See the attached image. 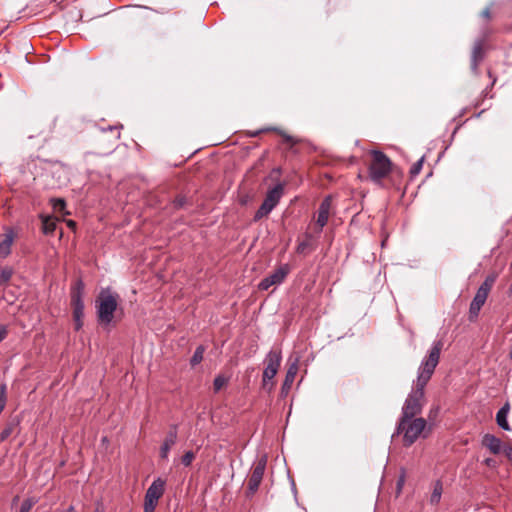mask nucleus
Instances as JSON below:
<instances>
[{
  "label": "nucleus",
  "instance_id": "nucleus-1",
  "mask_svg": "<svg viewBox=\"0 0 512 512\" xmlns=\"http://www.w3.org/2000/svg\"><path fill=\"white\" fill-rule=\"evenodd\" d=\"M443 345L442 340L434 341L428 354L421 361L417 371V378L413 382L412 390L402 407L401 418H414L421 413L424 405L425 387L439 363Z\"/></svg>",
  "mask_w": 512,
  "mask_h": 512
},
{
  "label": "nucleus",
  "instance_id": "nucleus-2",
  "mask_svg": "<svg viewBox=\"0 0 512 512\" xmlns=\"http://www.w3.org/2000/svg\"><path fill=\"white\" fill-rule=\"evenodd\" d=\"M118 307V294L112 293L110 289H102L96 300V312L100 325L108 326L114 318Z\"/></svg>",
  "mask_w": 512,
  "mask_h": 512
},
{
  "label": "nucleus",
  "instance_id": "nucleus-3",
  "mask_svg": "<svg viewBox=\"0 0 512 512\" xmlns=\"http://www.w3.org/2000/svg\"><path fill=\"white\" fill-rule=\"evenodd\" d=\"M426 427V420L424 418H400L397 426V434H403V441L405 446L412 445Z\"/></svg>",
  "mask_w": 512,
  "mask_h": 512
},
{
  "label": "nucleus",
  "instance_id": "nucleus-4",
  "mask_svg": "<svg viewBox=\"0 0 512 512\" xmlns=\"http://www.w3.org/2000/svg\"><path fill=\"white\" fill-rule=\"evenodd\" d=\"M372 160L369 165V177L374 183H380L391 171L390 159L381 151H371Z\"/></svg>",
  "mask_w": 512,
  "mask_h": 512
},
{
  "label": "nucleus",
  "instance_id": "nucleus-5",
  "mask_svg": "<svg viewBox=\"0 0 512 512\" xmlns=\"http://www.w3.org/2000/svg\"><path fill=\"white\" fill-rule=\"evenodd\" d=\"M281 360V351L277 349L270 350L265 357L264 362L266 366L263 371L262 384L263 388L267 391H271L273 389L274 383L271 381L276 376L280 368Z\"/></svg>",
  "mask_w": 512,
  "mask_h": 512
},
{
  "label": "nucleus",
  "instance_id": "nucleus-6",
  "mask_svg": "<svg viewBox=\"0 0 512 512\" xmlns=\"http://www.w3.org/2000/svg\"><path fill=\"white\" fill-rule=\"evenodd\" d=\"M284 194V184L278 183L266 193L263 203L256 211L253 220L259 221L263 217L268 216L272 210L278 205Z\"/></svg>",
  "mask_w": 512,
  "mask_h": 512
},
{
  "label": "nucleus",
  "instance_id": "nucleus-7",
  "mask_svg": "<svg viewBox=\"0 0 512 512\" xmlns=\"http://www.w3.org/2000/svg\"><path fill=\"white\" fill-rule=\"evenodd\" d=\"M84 283L81 279L77 280L71 289V305L73 308L74 328L79 331L83 326L84 302H83Z\"/></svg>",
  "mask_w": 512,
  "mask_h": 512
},
{
  "label": "nucleus",
  "instance_id": "nucleus-8",
  "mask_svg": "<svg viewBox=\"0 0 512 512\" xmlns=\"http://www.w3.org/2000/svg\"><path fill=\"white\" fill-rule=\"evenodd\" d=\"M165 482L161 478H157L152 482L145 493L144 512H154L159 499L164 494Z\"/></svg>",
  "mask_w": 512,
  "mask_h": 512
},
{
  "label": "nucleus",
  "instance_id": "nucleus-9",
  "mask_svg": "<svg viewBox=\"0 0 512 512\" xmlns=\"http://www.w3.org/2000/svg\"><path fill=\"white\" fill-rule=\"evenodd\" d=\"M266 464L267 457L265 455L261 456L255 463L247 485L250 494H254L258 490L264 476Z\"/></svg>",
  "mask_w": 512,
  "mask_h": 512
},
{
  "label": "nucleus",
  "instance_id": "nucleus-10",
  "mask_svg": "<svg viewBox=\"0 0 512 512\" xmlns=\"http://www.w3.org/2000/svg\"><path fill=\"white\" fill-rule=\"evenodd\" d=\"M176 441H177V430H176V427L173 426L168 431V433L163 441V444L160 448V457L162 459L168 458L169 452H170L171 448L175 445Z\"/></svg>",
  "mask_w": 512,
  "mask_h": 512
},
{
  "label": "nucleus",
  "instance_id": "nucleus-11",
  "mask_svg": "<svg viewBox=\"0 0 512 512\" xmlns=\"http://www.w3.org/2000/svg\"><path fill=\"white\" fill-rule=\"evenodd\" d=\"M486 295L476 292L473 300L470 303L469 307V320L474 321L479 316L480 310L482 306L485 304L487 300Z\"/></svg>",
  "mask_w": 512,
  "mask_h": 512
},
{
  "label": "nucleus",
  "instance_id": "nucleus-12",
  "mask_svg": "<svg viewBox=\"0 0 512 512\" xmlns=\"http://www.w3.org/2000/svg\"><path fill=\"white\" fill-rule=\"evenodd\" d=\"M298 372V359H296L289 367L286 372V376L284 382L281 387V394L287 395L290 391L292 384L294 382L295 376Z\"/></svg>",
  "mask_w": 512,
  "mask_h": 512
},
{
  "label": "nucleus",
  "instance_id": "nucleus-13",
  "mask_svg": "<svg viewBox=\"0 0 512 512\" xmlns=\"http://www.w3.org/2000/svg\"><path fill=\"white\" fill-rule=\"evenodd\" d=\"M331 208V199L326 197L320 204L318 210L317 224L320 230L327 224Z\"/></svg>",
  "mask_w": 512,
  "mask_h": 512
},
{
  "label": "nucleus",
  "instance_id": "nucleus-14",
  "mask_svg": "<svg viewBox=\"0 0 512 512\" xmlns=\"http://www.w3.org/2000/svg\"><path fill=\"white\" fill-rule=\"evenodd\" d=\"M484 58L483 42L478 40L475 42L472 55H471V70L473 73H478V65Z\"/></svg>",
  "mask_w": 512,
  "mask_h": 512
},
{
  "label": "nucleus",
  "instance_id": "nucleus-15",
  "mask_svg": "<svg viewBox=\"0 0 512 512\" xmlns=\"http://www.w3.org/2000/svg\"><path fill=\"white\" fill-rule=\"evenodd\" d=\"M14 238V231L11 228L6 229L4 239L0 242V257L6 258L11 253Z\"/></svg>",
  "mask_w": 512,
  "mask_h": 512
},
{
  "label": "nucleus",
  "instance_id": "nucleus-16",
  "mask_svg": "<svg viewBox=\"0 0 512 512\" xmlns=\"http://www.w3.org/2000/svg\"><path fill=\"white\" fill-rule=\"evenodd\" d=\"M482 445L493 454H499L502 450V442L492 434H485L482 439Z\"/></svg>",
  "mask_w": 512,
  "mask_h": 512
},
{
  "label": "nucleus",
  "instance_id": "nucleus-17",
  "mask_svg": "<svg viewBox=\"0 0 512 512\" xmlns=\"http://www.w3.org/2000/svg\"><path fill=\"white\" fill-rule=\"evenodd\" d=\"M510 410L509 403H505L496 414V422L500 428L505 431H510L511 427L508 423L507 417Z\"/></svg>",
  "mask_w": 512,
  "mask_h": 512
},
{
  "label": "nucleus",
  "instance_id": "nucleus-18",
  "mask_svg": "<svg viewBox=\"0 0 512 512\" xmlns=\"http://www.w3.org/2000/svg\"><path fill=\"white\" fill-rule=\"evenodd\" d=\"M289 272L290 266L288 264L281 265L278 269H276L273 273H271L268 276V278L270 279V283H273V285L281 284Z\"/></svg>",
  "mask_w": 512,
  "mask_h": 512
},
{
  "label": "nucleus",
  "instance_id": "nucleus-19",
  "mask_svg": "<svg viewBox=\"0 0 512 512\" xmlns=\"http://www.w3.org/2000/svg\"><path fill=\"white\" fill-rule=\"evenodd\" d=\"M498 274L496 272H492L483 281V283L478 288L477 292L482 293L486 296L489 295V292L491 291L493 285L495 284L497 280Z\"/></svg>",
  "mask_w": 512,
  "mask_h": 512
},
{
  "label": "nucleus",
  "instance_id": "nucleus-20",
  "mask_svg": "<svg viewBox=\"0 0 512 512\" xmlns=\"http://www.w3.org/2000/svg\"><path fill=\"white\" fill-rule=\"evenodd\" d=\"M42 230L44 234H52L56 229V219L50 216H41Z\"/></svg>",
  "mask_w": 512,
  "mask_h": 512
},
{
  "label": "nucleus",
  "instance_id": "nucleus-21",
  "mask_svg": "<svg viewBox=\"0 0 512 512\" xmlns=\"http://www.w3.org/2000/svg\"><path fill=\"white\" fill-rule=\"evenodd\" d=\"M51 205H52L53 210L55 212L69 214L68 212H64L65 207H66V202H65L64 199H62V198H53V199H51Z\"/></svg>",
  "mask_w": 512,
  "mask_h": 512
},
{
  "label": "nucleus",
  "instance_id": "nucleus-22",
  "mask_svg": "<svg viewBox=\"0 0 512 512\" xmlns=\"http://www.w3.org/2000/svg\"><path fill=\"white\" fill-rule=\"evenodd\" d=\"M441 495H442V484L439 481H437L434 486L433 492L431 494V498H430L431 504H438L441 499Z\"/></svg>",
  "mask_w": 512,
  "mask_h": 512
},
{
  "label": "nucleus",
  "instance_id": "nucleus-23",
  "mask_svg": "<svg viewBox=\"0 0 512 512\" xmlns=\"http://www.w3.org/2000/svg\"><path fill=\"white\" fill-rule=\"evenodd\" d=\"M204 352H205V348L202 345H200L196 348V350L194 351V354L190 360V363L192 366H196L203 360Z\"/></svg>",
  "mask_w": 512,
  "mask_h": 512
},
{
  "label": "nucleus",
  "instance_id": "nucleus-24",
  "mask_svg": "<svg viewBox=\"0 0 512 512\" xmlns=\"http://www.w3.org/2000/svg\"><path fill=\"white\" fill-rule=\"evenodd\" d=\"M228 382V379L223 375H218L213 381V388L215 392L220 391Z\"/></svg>",
  "mask_w": 512,
  "mask_h": 512
},
{
  "label": "nucleus",
  "instance_id": "nucleus-25",
  "mask_svg": "<svg viewBox=\"0 0 512 512\" xmlns=\"http://www.w3.org/2000/svg\"><path fill=\"white\" fill-rule=\"evenodd\" d=\"M15 426L16 425L14 423H10L1 431V433H0V441L1 442L5 441L6 439H8L10 437V435L14 432Z\"/></svg>",
  "mask_w": 512,
  "mask_h": 512
},
{
  "label": "nucleus",
  "instance_id": "nucleus-26",
  "mask_svg": "<svg viewBox=\"0 0 512 512\" xmlns=\"http://www.w3.org/2000/svg\"><path fill=\"white\" fill-rule=\"evenodd\" d=\"M423 162H424V157H421L417 162H415L412 165V167L410 169V174L412 176H416L420 173L422 166H423Z\"/></svg>",
  "mask_w": 512,
  "mask_h": 512
},
{
  "label": "nucleus",
  "instance_id": "nucleus-27",
  "mask_svg": "<svg viewBox=\"0 0 512 512\" xmlns=\"http://www.w3.org/2000/svg\"><path fill=\"white\" fill-rule=\"evenodd\" d=\"M195 459V454L192 451H187L181 459V462L184 466L188 467L191 465L193 460Z\"/></svg>",
  "mask_w": 512,
  "mask_h": 512
},
{
  "label": "nucleus",
  "instance_id": "nucleus-28",
  "mask_svg": "<svg viewBox=\"0 0 512 512\" xmlns=\"http://www.w3.org/2000/svg\"><path fill=\"white\" fill-rule=\"evenodd\" d=\"M34 504L35 501L33 499L24 500L20 506L19 512H29Z\"/></svg>",
  "mask_w": 512,
  "mask_h": 512
},
{
  "label": "nucleus",
  "instance_id": "nucleus-29",
  "mask_svg": "<svg viewBox=\"0 0 512 512\" xmlns=\"http://www.w3.org/2000/svg\"><path fill=\"white\" fill-rule=\"evenodd\" d=\"M12 277V270L9 269V268H4L1 270V274H0V281L2 283H6L8 282Z\"/></svg>",
  "mask_w": 512,
  "mask_h": 512
},
{
  "label": "nucleus",
  "instance_id": "nucleus-30",
  "mask_svg": "<svg viewBox=\"0 0 512 512\" xmlns=\"http://www.w3.org/2000/svg\"><path fill=\"white\" fill-rule=\"evenodd\" d=\"M272 285H273V283H270V279L267 276L260 281L258 288L262 291H265V290H268Z\"/></svg>",
  "mask_w": 512,
  "mask_h": 512
},
{
  "label": "nucleus",
  "instance_id": "nucleus-31",
  "mask_svg": "<svg viewBox=\"0 0 512 512\" xmlns=\"http://www.w3.org/2000/svg\"><path fill=\"white\" fill-rule=\"evenodd\" d=\"M308 242L306 241H302L300 242L298 245H297V248H296V251L297 253L299 254H303L305 253L306 249L308 248Z\"/></svg>",
  "mask_w": 512,
  "mask_h": 512
},
{
  "label": "nucleus",
  "instance_id": "nucleus-32",
  "mask_svg": "<svg viewBox=\"0 0 512 512\" xmlns=\"http://www.w3.org/2000/svg\"><path fill=\"white\" fill-rule=\"evenodd\" d=\"M271 130H273V131H278V132H279V134H280L281 136H283V137H284V139H285V141H286L287 143H290V144H294V143H295V141H294V139H293V137H292V136L287 135V134H285L284 132L279 131V130H278V129H276V128H272Z\"/></svg>",
  "mask_w": 512,
  "mask_h": 512
},
{
  "label": "nucleus",
  "instance_id": "nucleus-33",
  "mask_svg": "<svg viewBox=\"0 0 512 512\" xmlns=\"http://www.w3.org/2000/svg\"><path fill=\"white\" fill-rule=\"evenodd\" d=\"M503 452L505 456L509 459V461L512 463V446H505L503 448Z\"/></svg>",
  "mask_w": 512,
  "mask_h": 512
},
{
  "label": "nucleus",
  "instance_id": "nucleus-34",
  "mask_svg": "<svg viewBox=\"0 0 512 512\" xmlns=\"http://www.w3.org/2000/svg\"><path fill=\"white\" fill-rule=\"evenodd\" d=\"M7 334V328L4 325H0V342L6 338Z\"/></svg>",
  "mask_w": 512,
  "mask_h": 512
},
{
  "label": "nucleus",
  "instance_id": "nucleus-35",
  "mask_svg": "<svg viewBox=\"0 0 512 512\" xmlns=\"http://www.w3.org/2000/svg\"><path fill=\"white\" fill-rule=\"evenodd\" d=\"M185 201H186V200H185V198H184V197H178V198L175 200L174 205H175V207H177V208H181V207H183V206H184Z\"/></svg>",
  "mask_w": 512,
  "mask_h": 512
},
{
  "label": "nucleus",
  "instance_id": "nucleus-36",
  "mask_svg": "<svg viewBox=\"0 0 512 512\" xmlns=\"http://www.w3.org/2000/svg\"><path fill=\"white\" fill-rule=\"evenodd\" d=\"M404 481H405V475L402 474L400 476V478L398 479V481H397V489H398V491H400L402 489V487L404 485Z\"/></svg>",
  "mask_w": 512,
  "mask_h": 512
},
{
  "label": "nucleus",
  "instance_id": "nucleus-37",
  "mask_svg": "<svg viewBox=\"0 0 512 512\" xmlns=\"http://www.w3.org/2000/svg\"><path fill=\"white\" fill-rule=\"evenodd\" d=\"M0 396H3V400L7 401V397H6V385L5 384H2L0 386Z\"/></svg>",
  "mask_w": 512,
  "mask_h": 512
},
{
  "label": "nucleus",
  "instance_id": "nucleus-38",
  "mask_svg": "<svg viewBox=\"0 0 512 512\" xmlns=\"http://www.w3.org/2000/svg\"><path fill=\"white\" fill-rule=\"evenodd\" d=\"M482 16L485 17V18H489L490 17V8L489 7L485 8L482 11Z\"/></svg>",
  "mask_w": 512,
  "mask_h": 512
},
{
  "label": "nucleus",
  "instance_id": "nucleus-39",
  "mask_svg": "<svg viewBox=\"0 0 512 512\" xmlns=\"http://www.w3.org/2000/svg\"><path fill=\"white\" fill-rule=\"evenodd\" d=\"M5 405H6V401L3 400V396H0V413L3 411V409L5 408Z\"/></svg>",
  "mask_w": 512,
  "mask_h": 512
},
{
  "label": "nucleus",
  "instance_id": "nucleus-40",
  "mask_svg": "<svg viewBox=\"0 0 512 512\" xmlns=\"http://www.w3.org/2000/svg\"><path fill=\"white\" fill-rule=\"evenodd\" d=\"M67 223H68L69 227H75V225H76L75 222L72 220H69Z\"/></svg>",
  "mask_w": 512,
  "mask_h": 512
},
{
  "label": "nucleus",
  "instance_id": "nucleus-41",
  "mask_svg": "<svg viewBox=\"0 0 512 512\" xmlns=\"http://www.w3.org/2000/svg\"><path fill=\"white\" fill-rule=\"evenodd\" d=\"M65 512H75V508L70 506Z\"/></svg>",
  "mask_w": 512,
  "mask_h": 512
},
{
  "label": "nucleus",
  "instance_id": "nucleus-42",
  "mask_svg": "<svg viewBox=\"0 0 512 512\" xmlns=\"http://www.w3.org/2000/svg\"><path fill=\"white\" fill-rule=\"evenodd\" d=\"M492 462H493V460H492V459H487V460H486L487 465H491V463H492Z\"/></svg>",
  "mask_w": 512,
  "mask_h": 512
},
{
  "label": "nucleus",
  "instance_id": "nucleus-43",
  "mask_svg": "<svg viewBox=\"0 0 512 512\" xmlns=\"http://www.w3.org/2000/svg\"><path fill=\"white\" fill-rule=\"evenodd\" d=\"M509 292H510V294H512V282H511V285L509 287Z\"/></svg>",
  "mask_w": 512,
  "mask_h": 512
},
{
  "label": "nucleus",
  "instance_id": "nucleus-44",
  "mask_svg": "<svg viewBox=\"0 0 512 512\" xmlns=\"http://www.w3.org/2000/svg\"><path fill=\"white\" fill-rule=\"evenodd\" d=\"M95 512H102V510H100L99 508H97V509L95 510Z\"/></svg>",
  "mask_w": 512,
  "mask_h": 512
},
{
  "label": "nucleus",
  "instance_id": "nucleus-45",
  "mask_svg": "<svg viewBox=\"0 0 512 512\" xmlns=\"http://www.w3.org/2000/svg\"><path fill=\"white\" fill-rule=\"evenodd\" d=\"M511 357H512V350H511Z\"/></svg>",
  "mask_w": 512,
  "mask_h": 512
}]
</instances>
